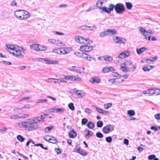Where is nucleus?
<instances>
[{
  "label": "nucleus",
  "mask_w": 160,
  "mask_h": 160,
  "mask_svg": "<svg viewBox=\"0 0 160 160\" xmlns=\"http://www.w3.org/2000/svg\"><path fill=\"white\" fill-rule=\"evenodd\" d=\"M125 10V8L123 4L119 3L116 5L115 10L117 13L122 14Z\"/></svg>",
  "instance_id": "obj_1"
},
{
  "label": "nucleus",
  "mask_w": 160,
  "mask_h": 160,
  "mask_svg": "<svg viewBox=\"0 0 160 160\" xmlns=\"http://www.w3.org/2000/svg\"><path fill=\"white\" fill-rule=\"evenodd\" d=\"M114 129V126L111 124H108L103 127L102 131L105 134H108L112 131Z\"/></svg>",
  "instance_id": "obj_2"
},
{
  "label": "nucleus",
  "mask_w": 160,
  "mask_h": 160,
  "mask_svg": "<svg viewBox=\"0 0 160 160\" xmlns=\"http://www.w3.org/2000/svg\"><path fill=\"white\" fill-rule=\"evenodd\" d=\"M21 51L20 50L19 48H17L14 51V52H10V53H12L13 56L18 57L19 58H23V55L21 53Z\"/></svg>",
  "instance_id": "obj_3"
},
{
  "label": "nucleus",
  "mask_w": 160,
  "mask_h": 160,
  "mask_svg": "<svg viewBox=\"0 0 160 160\" xmlns=\"http://www.w3.org/2000/svg\"><path fill=\"white\" fill-rule=\"evenodd\" d=\"M115 38H113L114 42L117 43H124L126 42V40L124 38H123L118 36L115 37Z\"/></svg>",
  "instance_id": "obj_4"
},
{
  "label": "nucleus",
  "mask_w": 160,
  "mask_h": 160,
  "mask_svg": "<svg viewBox=\"0 0 160 160\" xmlns=\"http://www.w3.org/2000/svg\"><path fill=\"white\" fill-rule=\"evenodd\" d=\"M29 14L28 12L26 11H24L23 10H16L14 12V15L15 16L16 15H22L23 16L24 15Z\"/></svg>",
  "instance_id": "obj_5"
},
{
  "label": "nucleus",
  "mask_w": 160,
  "mask_h": 160,
  "mask_svg": "<svg viewBox=\"0 0 160 160\" xmlns=\"http://www.w3.org/2000/svg\"><path fill=\"white\" fill-rule=\"evenodd\" d=\"M39 60L40 61V59L43 60V61H42V62H44L45 63L47 64H58V61L56 60H48L45 58H39Z\"/></svg>",
  "instance_id": "obj_6"
},
{
  "label": "nucleus",
  "mask_w": 160,
  "mask_h": 160,
  "mask_svg": "<svg viewBox=\"0 0 160 160\" xmlns=\"http://www.w3.org/2000/svg\"><path fill=\"white\" fill-rule=\"evenodd\" d=\"M39 126L38 124H32L30 123L28 124L27 128L28 131H32L39 128Z\"/></svg>",
  "instance_id": "obj_7"
},
{
  "label": "nucleus",
  "mask_w": 160,
  "mask_h": 160,
  "mask_svg": "<svg viewBox=\"0 0 160 160\" xmlns=\"http://www.w3.org/2000/svg\"><path fill=\"white\" fill-rule=\"evenodd\" d=\"M129 52L128 51H127L119 54L118 55V57L120 58H124L128 57L129 55Z\"/></svg>",
  "instance_id": "obj_8"
},
{
  "label": "nucleus",
  "mask_w": 160,
  "mask_h": 160,
  "mask_svg": "<svg viewBox=\"0 0 160 160\" xmlns=\"http://www.w3.org/2000/svg\"><path fill=\"white\" fill-rule=\"evenodd\" d=\"M79 56L80 57L83 58L85 59L90 61L92 60L88 59V58H91L92 59H94L93 58L91 57L90 55L87 54L84 52H81Z\"/></svg>",
  "instance_id": "obj_9"
},
{
  "label": "nucleus",
  "mask_w": 160,
  "mask_h": 160,
  "mask_svg": "<svg viewBox=\"0 0 160 160\" xmlns=\"http://www.w3.org/2000/svg\"><path fill=\"white\" fill-rule=\"evenodd\" d=\"M76 41L80 43H85V38L80 36H76L75 38Z\"/></svg>",
  "instance_id": "obj_10"
},
{
  "label": "nucleus",
  "mask_w": 160,
  "mask_h": 160,
  "mask_svg": "<svg viewBox=\"0 0 160 160\" xmlns=\"http://www.w3.org/2000/svg\"><path fill=\"white\" fill-rule=\"evenodd\" d=\"M90 82L93 83H99L101 82V80L98 77L91 78L89 80Z\"/></svg>",
  "instance_id": "obj_11"
},
{
  "label": "nucleus",
  "mask_w": 160,
  "mask_h": 160,
  "mask_svg": "<svg viewBox=\"0 0 160 160\" xmlns=\"http://www.w3.org/2000/svg\"><path fill=\"white\" fill-rule=\"evenodd\" d=\"M69 136L70 138H73L77 136V133L72 129L69 132Z\"/></svg>",
  "instance_id": "obj_12"
},
{
  "label": "nucleus",
  "mask_w": 160,
  "mask_h": 160,
  "mask_svg": "<svg viewBox=\"0 0 160 160\" xmlns=\"http://www.w3.org/2000/svg\"><path fill=\"white\" fill-rule=\"evenodd\" d=\"M107 30L108 31V35H116L118 34L117 31L115 29H107Z\"/></svg>",
  "instance_id": "obj_13"
},
{
  "label": "nucleus",
  "mask_w": 160,
  "mask_h": 160,
  "mask_svg": "<svg viewBox=\"0 0 160 160\" xmlns=\"http://www.w3.org/2000/svg\"><path fill=\"white\" fill-rule=\"evenodd\" d=\"M75 152L83 156H86L88 154L87 152L83 151L80 148H78Z\"/></svg>",
  "instance_id": "obj_14"
},
{
  "label": "nucleus",
  "mask_w": 160,
  "mask_h": 160,
  "mask_svg": "<svg viewBox=\"0 0 160 160\" xmlns=\"http://www.w3.org/2000/svg\"><path fill=\"white\" fill-rule=\"evenodd\" d=\"M148 48L145 47H142L140 48H138L136 49L137 53L138 54H141L145 51L147 50Z\"/></svg>",
  "instance_id": "obj_15"
},
{
  "label": "nucleus",
  "mask_w": 160,
  "mask_h": 160,
  "mask_svg": "<svg viewBox=\"0 0 160 160\" xmlns=\"http://www.w3.org/2000/svg\"><path fill=\"white\" fill-rule=\"evenodd\" d=\"M6 46L8 49L14 51L15 49H17L16 47L17 46L16 45H14L9 44H6Z\"/></svg>",
  "instance_id": "obj_16"
},
{
  "label": "nucleus",
  "mask_w": 160,
  "mask_h": 160,
  "mask_svg": "<svg viewBox=\"0 0 160 160\" xmlns=\"http://www.w3.org/2000/svg\"><path fill=\"white\" fill-rule=\"evenodd\" d=\"M30 16L29 14L24 15L23 16L22 15H19L15 16V17L20 20L24 19H25L28 18H29Z\"/></svg>",
  "instance_id": "obj_17"
},
{
  "label": "nucleus",
  "mask_w": 160,
  "mask_h": 160,
  "mask_svg": "<svg viewBox=\"0 0 160 160\" xmlns=\"http://www.w3.org/2000/svg\"><path fill=\"white\" fill-rule=\"evenodd\" d=\"M102 58H104V60L108 62H111L113 60L112 58L108 55L103 56Z\"/></svg>",
  "instance_id": "obj_18"
},
{
  "label": "nucleus",
  "mask_w": 160,
  "mask_h": 160,
  "mask_svg": "<svg viewBox=\"0 0 160 160\" xmlns=\"http://www.w3.org/2000/svg\"><path fill=\"white\" fill-rule=\"evenodd\" d=\"M52 138H48V140L49 141V142L53 144H57L58 143V141L57 139L54 137L52 136Z\"/></svg>",
  "instance_id": "obj_19"
},
{
  "label": "nucleus",
  "mask_w": 160,
  "mask_h": 160,
  "mask_svg": "<svg viewBox=\"0 0 160 160\" xmlns=\"http://www.w3.org/2000/svg\"><path fill=\"white\" fill-rule=\"evenodd\" d=\"M39 44H32L30 46V48L36 51H39Z\"/></svg>",
  "instance_id": "obj_20"
},
{
  "label": "nucleus",
  "mask_w": 160,
  "mask_h": 160,
  "mask_svg": "<svg viewBox=\"0 0 160 160\" xmlns=\"http://www.w3.org/2000/svg\"><path fill=\"white\" fill-rule=\"evenodd\" d=\"M101 9L102 10V11L101 12V13H102L103 12H105L107 13L108 14H110L111 13L110 12V11H109V9L108 8L106 7H102Z\"/></svg>",
  "instance_id": "obj_21"
},
{
  "label": "nucleus",
  "mask_w": 160,
  "mask_h": 160,
  "mask_svg": "<svg viewBox=\"0 0 160 160\" xmlns=\"http://www.w3.org/2000/svg\"><path fill=\"white\" fill-rule=\"evenodd\" d=\"M87 126L89 128L92 129L95 127V124L93 122L89 121L87 124Z\"/></svg>",
  "instance_id": "obj_22"
},
{
  "label": "nucleus",
  "mask_w": 160,
  "mask_h": 160,
  "mask_svg": "<svg viewBox=\"0 0 160 160\" xmlns=\"http://www.w3.org/2000/svg\"><path fill=\"white\" fill-rule=\"evenodd\" d=\"M125 5L127 8L128 10H131L132 9V4L129 2H125Z\"/></svg>",
  "instance_id": "obj_23"
},
{
  "label": "nucleus",
  "mask_w": 160,
  "mask_h": 160,
  "mask_svg": "<svg viewBox=\"0 0 160 160\" xmlns=\"http://www.w3.org/2000/svg\"><path fill=\"white\" fill-rule=\"evenodd\" d=\"M17 139L21 142H23L25 140V138H23L22 135H17Z\"/></svg>",
  "instance_id": "obj_24"
},
{
  "label": "nucleus",
  "mask_w": 160,
  "mask_h": 160,
  "mask_svg": "<svg viewBox=\"0 0 160 160\" xmlns=\"http://www.w3.org/2000/svg\"><path fill=\"white\" fill-rule=\"evenodd\" d=\"M103 2L101 1H98L96 3V5L97 7L98 8L101 9L102 8V5Z\"/></svg>",
  "instance_id": "obj_25"
},
{
  "label": "nucleus",
  "mask_w": 160,
  "mask_h": 160,
  "mask_svg": "<svg viewBox=\"0 0 160 160\" xmlns=\"http://www.w3.org/2000/svg\"><path fill=\"white\" fill-rule=\"evenodd\" d=\"M93 49V47L91 46L86 45V52H90Z\"/></svg>",
  "instance_id": "obj_26"
},
{
  "label": "nucleus",
  "mask_w": 160,
  "mask_h": 160,
  "mask_svg": "<svg viewBox=\"0 0 160 160\" xmlns=\"http://www.w3.org/2000/svg\"><path fill=\"white\" fill-rule=\"evenodd\" d=\"M53 128V126H49L46 127L44 129L45 132L46 133L49 132H50V131Z\"/></svg>",
  "instance_id": "obj_27"
},
{
  "label": "nucleus",
  "mask_w": 160,
  "mask_h": 160,
  "mask_svg": "<svg viewBox=\"0 0 160 160\" xmlns=\"http://www.w3.org/2000/svg\"><path fill=\"white\" fill-rule=\"evenodd\" d=\"M108 31H107V30L102 32H101L100 33V36L101 37H103L105 36L108 35Z\"/></svg>",
  "instance_id": "obj_28"
},
{
  "label": "nucleus",
  "mask_w": 160,
  "mask_h": 160,
  "mask_svg": "<svg viewBox=\"0 0 160 160\" xmlns=\"http://www.w3.org/2000/svg\"><path fill=\"white\" fill-rule=\"evenodd\" d=\"M74 91L76 93V94H77L79 97V98H81L84 96V95H82V94L81 93V92H78V90H77L76 89H74Z\"/></svg>",
  "instance_id": "obj_29"
},
{
  "label": "nucleus",
  "mask_w": 160,
  "mask_h": 160,
  "mask_svg": "<svg viewBox=\"0 0 160 160\" xmlns=\"http://www.w3.org/2000/svg\"><path fill=\"white\" fill-rule=\"evenodd\" d=\"M47 49V47L45 46L41 45L39 44V51H43L46 50Z\"/></svg>",
  "instance_id": "obj_30"
},
{
  "label": "nucleus",
  "mask_w": 160,
  "mask_h": 160,
  "mask_svg": "<svg viewBox=\"0 0 160 160\" xmlns=\"http://www.w3.org/2000/svg\"><path fill=\"white\" fill-rule=\"evenodd\" d=\"M32 120L33 121L34 123H36L39 122L41 121L40 118V117L34 118H33Z\"/></svg>",
  "instance_id": "obj_31"
},
{
  "label": "nucleus",
  "mask_w": 160,
  "mask_h": 160,
  "mask_svg": "<svg viewBox=\"0 0 160 160\" xmlns=\"http://www.w3.org/2000/svg\"><path fill=\"white\" fill-rule=\"evenodd\" d=\"M64 109L63 108H56L55 112H60L61 113L64 112Z\"/></svg>",
  "instance_id": "obj_32"
},
{
  "label": "nucleus",
  "mask_w": 160,
  "mask_h": 160,
  "mask_svg": "<svg viewBox=\"0 0 160 160\" xmlns=\"http://www.w3.org/2000/svg\"><path fill=\"white\" fill-rule=\"evenodd\" d=\"M110 70L109 67H105L102 70V72L103 73H107L109 72V70Z\"/></svg>",
  "instance_id": "obj_33"
},
{
  "label": "nucleus",
  "mask_w": 160,
  "mask_h": 160,
  "mask_svg": "<svg viewBox=\"0 0 160 160\" xmlns=\"http://www.w3.org/2000/svg\"><path fill=\"white\" fill-rule=\"evenodd\" d=\"M112 104L111 103H108L104 104V107L105 109H108L110 108L112 106Z\"/></svg>",
  "instance_id": "obj_34"
},
{
  "label": "nucleus",
  "mask_w": 160,
  "mask_h": 160,
  "mask_svg": "<svg viewBox=\"0 0 160 160\" xmlns=\"http://www.w3.org/2000/svg\"><path fill=\"white\" fill-rule=\"evenodd\" d=\"M10 118L12 119H20V117L17 115H13L11 116Z\"/></svg>",
  "instance_id": "obj_35"
},
{
  "label": "nucleus",
  "mask_w": 160,
  "mask_h": 160,
  "mask_svg": "<svg viewBox=\"0 0 160 160\" xmlns=\"http://www.w3.org/2000/svg\"><path fill=\"white\" fill-rule=\"evenodd\" d=\"M116 7V5L115 6L114 4H110L109 5V8H108L109 11H110V12H111L113 10V9L115 8V7Z\"/></svg>",
  "instance_id": "obj_36"
},
{
  "label": "nucleus",
  "mask_w": 160,
  "mask_h": 160,
  "mask_svg": "<svg viewBox=\"0 0 160 160\" xmlns=\"http://www.w3.org/2000/svg\"><path fill=\"white\" fill-rule=\"evenodd\" d=\"M68 107L69 109L72 110H74L75 109V107L73 103L70 102L68 105Z\"/></svg>",
  "instance_id": "obj_37"
},
{
  "label": "nucleus",
  "mask_w": 160,
  "mask_h": 160,
  "mask_svg": "<svg viewBox=\"0 0 160 160\" xmlns=\"http://www.w3.org/2000/svg\"><path fill=\"white\" fill-rule=\"evenodd\" d=\"M121 68H122V71L125 72H127V71H128V68L129 69V68H128V67L123 66H121L120 69Z\"/></svg>",
  "instance_id": "obj_38"
},
{
  "label": "nucleus",
  "mask_w": 160,
  "mask_h": 160,
  "mask_svg": "<svg viewBox=\"0 0 160 160\" xmlns=\"http://www.w3.org/2000/svg\"><path fill=\"white\" fill-rule=\"evenodd\" d=\"M103 125V123L101 121H98L97 122V127L98 128L102 127Z\"/></svg>",
  "instance_id": "obj_39"
},
{
  "label": "nucleus",
  "mask_w": 160,
  "mask_h": 160,
  "mask_svg": "<svg viewBox=\"0 0 160 160\" xmlns=\"http://www.w3.org/2000/svg\"><path fill=\"white\" fill-rule=\"evenodd\" d=\"M96 136L99 138H102L103 137V135L101 132H98L96 133Z\"/></svg>",
  "instance_id": "obj_40"
},
{
  "label": "nucleus",
  "mask_w": 160,
  "mask_h": 160,
  "mask_svg": "<svg viewBox=\"0 0 160 160\" xmlns=\"http://www.w3.org/2000/svg\"><path fill=\"white\" fill-rule=\"evenodd\" d=\"M128 113L131 116H133L135 114V112L133 110H129L128 111Z\"/></svg>",
  "instance_id": "obj_41"
},
{
  "label": "nucleus",
  "mask_w": 160,
  "mask_h": 160,
  "mask_svg": "<svg viewBox=\"0 0 160 160\" xmlns=\"http://www.w3.org/2000/svg\"><path fill=\"white\" fill-rule=\"evenodd\" d=\"M88 120L86 118H82V119L81 123L82 125H85L87 122L88 123Z\"/></svg>",
  "instance_id": "obj_42"
},
{
  "label": "nucleus",
  "mask_w": 160,
  "mask_h": 160,
  "mask_svg": "<svg viewBox=\"0 0 160 160\" xmlns=\"http://www.w3.org/2000/svg\"><path fill=\"white\" fill-rule=\"evenodd\" d=\"M154 94L156 95L160 94V89L157 88H154Z\"/></svg>",
  "instance_id": "obj_43"
},
{
  "label": "nucleus",
  "mask_w": 160,
  "mask_h": 160,
  "mask_svg": "<svg viewBox=\"0 0 160 160\" xmlns=\"http://www.w3.org/2000/svg\"><path fill=\"white\" fill-rule=\"evenodd\" d=\"M142 69L145 72L149 71L150 70V68H149L148 66L143 67Z\"/></svg>",
  "instance_id": "obj_44"
},
{
  "label": "nucleus",
  "mask_w": 160,
  "mask_h": 160,
  "mask_svg": "<svg viewBox=\"0 0 160 160\" xmlns=\"http://www.w3.org/2000/svg\"><path fill=\"white\" fill-rule=\"evenodd\" d=\"M112 139L111 136L107 137L106 138V140L108 143H110L112 142Z\"/></svg>",
  "instance_id": "obj_45"
},
{
  "label": "nucleus",
  "mask_w": 160,
  "mask_h": 160,
  "mask_svg": "<svg viewBox=\"0 0 160 160\" xmlns=\"http://www.w3.org/2000/svg\"><path fill=\"white\" fill-rule=\"evenodd\" d=\"M63 54H65L68 53V48L66 47H64L62 48Z\"/></svg>",
  "instance_id": "obj_46"
},
{
  "label": "nucleus",
  "mask_w": 160,
  "mask_h": 160,
  "mask_svg": "<svg viewBox=\"0 0 160 160\" xmlns=\"http://www.w3.org/2000/svg\"><path fill=\"white\" fill-rule=\"evenodd\" d=\"M8 129L5 127H3L2 129H0V132L2 133H5Z\"/></svg>",
  "instance_id": "obj_47"
},
{
  "label": "nucleus",
  "mask_w": 160,
  "mask_h": 160,
  "mask_svg": "<svg viewBox=\"0 0 160 160\" xmlns=\"http://www.w3.org/2000/svg\"><path fill=\"white\" fill-rule=\"evenodd\" d=\"M115 83H121L124 81L123 79H122L120 78H116L115 79Z\"/></svg>",
  "instance_id": "obj_48"
},
{
  "label": "nucleus",
  "mask_w": 160,
  "mask_h": 160,
  "mask_svg": "<svg viewBox=\"0 0 160 160\" xmlns=\"http://www.w3.org/2000/svg\"><path fill=\"white\" fill-rule=\"evenodd\" d=\"M85 26L86 27H88L89 28V30L92 31L97 29V27L95 26H93L92 27L87 26Z\"/></svg>",
  "instance_id": "obj_49"
},
{
  "label": "nucleus",
  "mask_w": 160,
  "mask_h": 160,
  "mask_svg": "<svg viewBox=\"0 0 160 160\" xmlns=\"http://www.w3.org/2000/svg\"><path fill=\"white\" fill-rule=\"evenodd\" d=\"M155 156L156 155L154 154H152L149 155L148 157V159L149 160H153L154 158H155Z\"/></svg>",
  "instance_id": "obj_50"
},
{
  "label": "nucleus",
  "mask_w": 160,
  "mask_h": 160,
  "mask_svg": "<svg viewBox=\"0 0 160 160\" xmlns=\"http://www.w3.org/2000/svg\"><path fill=\"white\" fill-rule=\"evenodd\" d=\"M92 134L91 133L88 132L87 133L85 136V137L86 139H88L89 137L92 136Z\"/></svg>",
  "instance_id": "obj_51"
},
{
  "label": "nucleus",
  "mask_w": 160,
  "mask_h": 160,
  "mask_svg": "<svg viewBox=\"0 0 160 160\" xmlns=\"http://www.w3.org/2000/svg\"><path fill=\"white\" fill-rule=\"evenodd\" d=\"M92 41L91 40L88 38H85V43L90 44L92 43Z\"/></svg>",
  "instance_id": "obj_52"
},
{
  "label": "nucleus",
  "mask_w": 160,
  "mask_h": 160,
  "mask_svg": "<svg viewBox=\"0 0 160 160\" xmlns=\"http://www.w3.org/2000/svg\"><path fill=\"white\" fill-rule=\"evenodd\" d=\"M154 88L149 89L148 90L149 91H150V92H149V94L151 95H152L154 94Z\"/></svg>",
  "instance_id": "obj_53"
},
{
  "label": "nucleus",
  "mask_w": 160,
  "mask_h": 160,
  "mask_svg": "<svg viewBox=\"0 0 160 160\" xmlns=\"http://www.w3.org/2000/svg\"><path fill=\"white\" fill-rule=\"evenodd\" d=\"M20 117V119L21 118H28L29 117V115L28 114H23L21 116H19Z\"/></svg>",
  "instance_id": "obj_54"
},
{
  "label": "nucleus",
  "mask_w": 160,
  "mask_h": 160,
  "mask_svg": "<svg viewBox=\"0 0 160 160\" xmlns=\"http://www.w3.org/2000/svg\"><path fill=\"white\" fill-rule=\"evenodd\" d=\"M70 77H71V76L70 75H62V78H64L66 80H69L70 79Z\"/></svg>",
  "instance_id": "obj_55"
},
{
  "label": "nucleus",
  "mask_w": 160,
  "mask_h": 160,
  "mask_svg": "<svg viewBox=\"0 0 160 160\" xmlns=\"http://www.w3.org/2000/svg\"><path fill=\"white\" fill-rule=\"evenodd\" d=\"M47 99H41L38 100L37 103H43V102H47Z\"/></svg>",
  "instance_id": "obj_56"
},
{
  "label": "nucleus",
  "mask_w": 160,
  "mask_h": 160,
  "mask_svg": "<svg viewBox=\"0 0 160 160\" xmlns=\"http://www.w3.org/2000/svg\"><path fill=\"white\" fill-rule=\"evenodd\" d=\"M140 31L141 33L142 34H145V32H146V30L140 27Z\"/></svg>",
  "instance_id": "obj_57"
},
{
  "label": "nucleus",
  "mask_w": 160,
  "mask_h": 160,
  "mask_svg": "<svg viewBox=\"0 0 160 160\" xmlns=\"http://www.w3.org/2000/svg\"><path fill=\"white\" fill-rule=\"evenodd\" d=\"M80 50L81 51H84L85 52H86V45L81 46L80 47Z\"/></svg>",
  "instance_id": "obj_58"
},
{
  "label": "nucleus",
  "mask_w": 160,
  "mask_h": 160,
  "mask_svg": "<svg viewBox=\"0 0 160 160\" xmlns=\"http://www.w3.org/2000/svg\"><path fill=\"white\" fill-rule=\"evenodd\" d=\"M95 107L96 108V110L98 112L101 113V112H102L103 111V110H102V109L100 108H98L96 106H95Z\"/></svg>",
  "instance_id": "obj_59"
},
{
  "label": "nucleus",
  "mask_w": 160,
  "mask_h": 160,
  "mask_svg": "<svg viewBox=\"0 0 160 160\" xmlns=\"http://www.w3.org/2000/svg\"><path fill=\"white\" fill-rule=\"evenodd\" d=\"M29 123H28V122H23L22 123V125L25 127L27 128L28 124Z\"/></svg>",
  "instance_id": "obj_60"
},
{
  "label": "nucleus",
  "mask_w": 160,
  "mask_h": 160,
  "mask_svg": "<svg viewBox=\"0 0 160 160\" xmlns=\"http://www.w3.org/2000/svg\"><path fill=\"white\" fill-rule=\"evenodd\" d=\"M150 128L151 130H154L155 132H156L158 130V128L157 127L155 126H151Z\"/></svg>",
  "instance_id": "obj_61"
},
{
  "label": "nucleus",
  "mask_w": 160,
  "mask_h": 160,
  "mask_svg": "<svg viewBox=\"0 0 160 160\" xmlns=\"http://www.w3.org/2000/svg\"><path fill=\"white\" fill-rule=\"evenodd\" d=\"M112 75L114 77H120V76L117 72H114L112 73Z\"/></svg>",
  "instance_id": "obj_62"
},
{
  "label": "nucleus",
  "mask_w": 160,
  "mask_h": 160,
  "mask_svg": "<svg viewBox=\"0 0 160 160\" xmlns=\"http://www.w3.org/2000/svg\"><path fill=\"white\" fill-rule=\"evenodd\" d=\"M55 151L57 154H60L61 153V150L60 149L58 148H55Z\"/></svg>",
  "instance_id": "obj_63"
},
{
  "label": "nucleus",
  "mask_w": 160,
  "mask_h": 160,
  "mask_svg": "<svg viewBox=\"0 0 160 160\" xmlns=\"http://www.w3.org/2000/svg\"><path fill=\"white\" fill-rule=\"evenodd\" d=\"M154 117L157 119H160V113H157L155 115Z\"/></svg>",
  "instance_id": "obj_64"
}]
</instances>
